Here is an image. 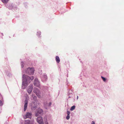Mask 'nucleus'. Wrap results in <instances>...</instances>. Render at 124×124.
I'll return each instance as SVG.
<instances>
[{"label":"nucleus","mask_w":124,"mask_h":124,"mask_svg":"<svg viewBox=\"0 0 124 124\" xmlns=\"http://www.w3.org/2000/svg\"><path fill=\"white\" fill-rule=\"evenodd\" d=\"M22 88L24 89L27 86L28 84L34 78L33 76L29 77L27 75H23L22 77Z\"/></svg>","instance_id":"nucleus-1"},{"label":"nucleus","mask_w":124,"mask_h":124,"mask_svg":"<svg viewBox=\"0 0 124 124\" xmlns=\"http://www.w3.org/2000/svg\"><path fill=\"white\" fill-rule=\"evenodd\" d=\"M34 71L33 68L29 67L25 71V73L30 75H32Z\"/></svg>","instance_id":"nucleus-2"},{"label":"nucleus","mask_w":124,"mask_h":124,"mask_svg":"<svg viewBox=\"0 0 124 124\" xmlns=\"http://www.w3.org/2000/svg\"><path fill=\"white\" fill-rule=\"evenodd\" d=\"M33 92L36 94L38 97L39 98H41V96L40 95L41 93L40 91L36 87L34 88L33 89Z\"/></svg>","instance_id":"nucleus-3"},{"label":"nucleus","mask_w":124,"mask_h":124,"mask_svg":"<svg viewBox=\"0 0 124 124\" xmlns=\"http://www.w3.org/2000/svg\"><path fill=\"white\" fill-rule=\"evenodd\" d=\"M43 114V110L40 108H38L37 112L35 113V116H40Z\"/></svg>","instance_id":"nucleus-4"},{"label":"nucleus","mask_w":124,"mask_h":124,"mask_svg":"<svg viewBox=\"0 0 124 124\" xmlns=\"http://www.w3.org/2000/svg\"><path fill=\"white\" fill-rule=\"evenodd\" d=\"M32 114L31 112H28L26 113V114L23 116V117L24 119L29 118H31V117Z\"/></svg>","instance_id":"nucleus-5"},{"label":"nucleus","mask_w":124,"mask_h":124,"mask_svg":"<svg viewBox=\"0 0 124 124\" xmlns=\"http://www.w3.org/2000/svg\"><path fill=\"white\" fill-rule=\"evenodd\" d=\"M37 120L39 124H44V122L41 117H39L37 118Z\"/></svg>","instance_id":"nucleus-6"},{"label":"nucleus","mask_w":124,"mask_h":124,"mask_svg":"<svg viewBox=\"0 0 124 124\" xmlns=\"http://www.w3.org/2000/svg\"><path fill=\"white\" fill-rule=\"evenodd\" d=\"M34 84L35 86L39 87L40 86L39 82L37 78H36L35 79Z\"/></svg>","instance_id":"nucleus-7"},{"label":"nucleus","mask_w":124,"mask_h":124,"mask_svg":"<svg viewBox=\"0 0 124 124\" xmlns=\"http://www.w3.org/2000/svg\"><path fill=\"white\" fill-rule=\"evenodd\" d=\"M33 86L31 84L29 86L27 89V91L29 93L31 94L33 89Z\"/></svg>","instance_id":"nucleus-8"},{"label":"nucleus","mask_w":124,"mask_h":124,"mask_svg":"<svg viewBox=\"0 0 124 124\" xmlns=\"http://www.w3.org/2000/svg\"><path fill=\"white\" fill-rule=\"evenodd\" d=\"M28 99L27 98V97H26V99L24 101V111H26L27 108V104H28Z\"/></svg>","instance_id":"nucleus-9"},{"label":"nucleus","mask_w":124,"mask_h":124,"mask_svg":"<svg viewBox=\"0 0 124 124\" xmlns=\"http://www.w3.org/2000/svg\"><path fill=\"white\" fill-rule=\"evenodd\" d=\"M41 79L43 82L46 81L47 79V76L46 74L45 73L43 74L41 76Z\"/></svg>","instance_id":"nucleus-10"},{"label":"nucleus","mask_w":124,"mask_h":124,"mask_svg":"<svg viewBox=\"0 0 124 124\" xmlns=\"http://www.w3.org/2000/svg\"><path fill=\"white\" fill-rule=\"evenodd\" d=\"M51 105V103L50 102L49 103H47V102H45L44 103V105L45 108L47 109V108L50 106Z\"/></svg>","instance_id":"nucleus-11"},{"label":"nucleus","mask_w":124,"mask_h":124,"mask_svg":"<svg viewBox=\"0 0 124 124\" xmlns=\"http://www.w3.org/2000/svg\"><path fill=\"white\" fill-rule=\"evenodd\" d=\"M32 96L33 100L35 101H37V100L36 96H35V95L33 94L32 95Z\"/></svg>","instance_id":"nucleus-12"},{"label":"nucleus","mask_w":124,"mask_h":124,"mask_svg":"<svg viewBox=\"0 0 124 124\" xmlns=\"http://www.w3.org/2000/svg\"><path fill=\"white\" fill-rule=\"evenodd\" d=\"M45 124H49L47 120V117L45 116L44 118Z\"/></svg>","instance_id":"nucleus-13"},{"label":"nucleus","mask_w":124,"mask_h":124,"mask_svg":"<svg viewBox=\"0 0 124 124\" xmlns=\"http://www.w3.org/2000/svg\"><path fill=\"white\" fill-rule=\"evenodd\" d=\"M57 62L59 63L60 61V59L59 57L58 56H56L55 58Z\"/></svg>","instance_id":"nucleus-14"},{"label":"nucleus","mask_w":124,"mask_h":124,"mask_svg":"<svg viewBox=\"0 0 124 124\" xmlns=\"http://www.w3.org/2000/svg\"><path fill=\"white\" fill-rule=\"evenodd\" d=\"M35 103V102H32V104L31 105V108H36V105H35L34 106H33V104H34V103Z\"/></svg>","instance_id":"nucleus-15"},{"label":"nucleus","mask_w":124,"mask_h":124,"mask_svg":"<svg viewBox=\"0 0 124 124\" xmlns=\"http://www.w3.org/2000/svg\"><path fill=\"white\" fill-rule=\"evenodd\" d=\"M25 124H30L29 120H26L25 121Z\"/></svg>","instance_id":"nucleus-16"},{"label":"nucleus","mask_w":124,"mask_h":124,"mask_svg":"<svg viewBox=\"0 0 124 124\" xmlns=\"http://www.w3.org/2000/svg\"><path fill=\"white\" fill-rule=\"evenodd\" d=\"M75 106L74 105L73 106L71 107L70 109V110L71 111H72L75 109Z\"/></svg>","instance_id":"nucleus-17"},{"label":"nucleus","mask_w":124,"mask_h":124,"mask_svg":"<svg viewBox=\"0 0 124 124\" xmlns=\"http://www.w3.org/2000/svg\"><path fill=\"white\" fill-rule=\"evenodd\" d=\"M2 2L5 3H7L8 1L9 0H1Z\"/></svg>","instance_id":"nucleus-18"},{"label":"nucleus","mask_w":124,"mask_h":124,"mask_svg":"<svg viewBox=\"0 0 124 124\" xmlns=\"http://www.w3.org/2000/svg\"><path fill=\"white\" fill-rule=\"evenodd\" d=\"M101 77L104 82H105L106 81V78L102 76H101Z\"/></svg>","instance_id":"nucleus-19"},{"label":"nucleus","mask_w":124,"mask_h":124,"mask_svg":"<svg viewBox=\"0 0 124 124\" xmlns=\"http://www.w3.org/2000/svg\"><path fill=\"white\" fill-rule=\"evenodd\" d=\"M70 118V115H67V116L66 117L67 119L68 120Z\"/></svg>","instance_id":"nucleus-20"},{"label":"nucleus","mask_w":124,"mask_h":124,"mask_svg":"<svg viewBox=\"0 0 124 124\" xmlns=\"http://www.w3.org/2000/svg\"><path fill=\"white\" fill-rule=\"evenodd\" d=\"M3 104V102L1 101L0 100V105L2 106Z\"/></svg>","instance_id":"nucleus-21"},{"label":"nucleus","mask_w":124,"mask_h":124,"mask_svg":"<svg viewBox=\"0 0 124 124\" xmlns=\"http://www.w3.org/2000/svg\"><path fill=\"white\" fill-rule=\"evenodd\" d=\"M24 64V63L23 62H22L21 63V67L22 68H23L24 65H23V64Z\"/></svg>","instance_id":"nucleus-22"},{"label":"nucleus","mask_w":124,"mask_h":124,"mask_svg":"<svg viewBox=\"0 0 124 124\" xmlns=\"http://www.w3.org/2000/svg\"><path fill=\"white\" fill-rule=\"evenodd\" d=\"M41 32L40 31H39L38 32H37V35H40L41 34Z\"/></svg>","instance_id":"nucleus-23"},{"label":"nucleus","mask_w":124,"mask_h":124,"mask_svg":"<svg viewBox=\"0 0 124 124\" xmlns=\"http://www.w3.org/2000/svg\"><path fill=\"white\" fill-rule=\"evenodd\" d=\"M70 112L69 111H68L67 112V115H70Z\"/></svg>","instance_id":"nucleus-24"},{"label":"nucleus","mask_w":124,"mask_h":124,"mask_svg":"<svg viewBox=\"0 0 124 124\" xmlns=\"http://www.w3.org/2000/svg\"><path fill=\"white\" fill-rule=\"evenodd\" d=\"M91 124H95V123L94 121H92Z\"/></svg>","instance_id":"nucleus-25"},{"label":"nucleus","mask_w":124,"mask_h":124,"mask_svg":"<svg viewBox=\"0 0 124 124\" xmlns=\"http://www.w3.org/2000/svg\"><path fill=\"white\" fill-rule=\"evenodd\" d=\"M78 96H77V100H78Z\"/></svg>","instance_id":"nucleus-26"},{"label":"nucleus","mask_w":124,"mask_h":124,"mask_svg":"<svg viewBox=\"0 0 124 124\" xmlns=\"http://www.w3.org/2000/svg\"><path fill=\"white\" fill-rule=\"evenodd\" d=\"M4 124H8V123L6 122Z\"/></svg>","instance_id":"nucleus-27"},{"label":"nucleus","mask_w":124,"mask_h":124,"mask_svg":"<svg viewBox=\"0 0 124 124\" xmlns=\"http://www.w3.org/2000/svg\"><path fill=\"white\" fill-rule=\"evenodd\" d=\"M70 97H70V96H69V98H70Z\"/></svg>","instance_id":"nucleus-28"}]
</instances>
